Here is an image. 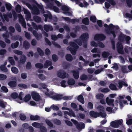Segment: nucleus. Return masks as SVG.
Here are the masks:
<instances>
[{
	"instance_id": "obj_1",
	"label": "nucleus",
	"mask_w": 132,
	"mask_h": 132,
	"mask_svg": "<svg viewBox=\"0 0 132 132\" xmlns=\"http://www.w3.org/2000/svg\"><path fill=\"white\" fill-rule=\"evenodd\" d=\"M108 28L110 31L109 32H108L109 34H111L115 37H116L115 33L119 36L118 39L119 42H123L124 38H125L126 43L128 44L129 43V41L131 39L130 37L128 36H126L125 37V35L119 31L118 27L113 26L111 24L109 26Z\"/></svg>"
},
{
	"instance_id": "obj_2",
	"label": "nucleus",
	"mask_w": 132,
	"mask_h": 132,
	"mask_svg": "<svg viewBox=\"0 0 132 132\" xmlns=\"http://www.w3.org/2000/svg\"><path fill=\"white\" fill-rule=\"evenodd\" d=\"M89 35L87 33H85L82 34L80 37V40H77L75 42H71L70 43V46L67 48L68 50L70 51L71 53L73 55H75L76 54V50L78 48V47L77 45L75 44L76 43L79 45H81V42H83V43L85 42L89 38Z\"/></svg>"
},
{
	"instance_id": "obj_3",
	"label": "nucleus",
	"mask_w": 132,
	"mask_h": 132,
	"mask_svg": "<svg viewBox=\"0 0 132 132\" xmlns=\"http://www.w3.org/2000/svg\"><path fill=\"white\" fill-rule=\"evenodd\" d=\"M125 97L124 95H119L116 98V100L114 101V99L109 98V97H107L106 98V101L107 104L114 107L115 108L118 106L119 103L120 106L122 107L123 106L124 104H128L126 101L123 100Z\"/></svg>"
},
{
	"instance_id": "obj_4",
	"label": "nucleus",
	"mask_w": 132,
	"mask_h": 132,
	"mask_svg": "<svg viewBox=\"0 0 132 132\" xmlns=\"http://www.w3.org/2000/svg\"><path fill=\"white\" fill-rule=\"evenodd\" d=\"M43 0L46 3V7L47 9H49L51 10H53L56 12H60V10L59 9L54 5V3H55L58 6H60L61 4L59 2L56 0Z\"/></svg>"
},
{
	"instance_id": "obj_5",
	"label": "nucleus",
	"mask_w": 132,
	"mask_h": 132,
	"mask_svg": "<svg viewBox=\"0 0 132 132\" xmlns=\"http://www.w3.org/2000/svg\"><path fill=\"white\" fill-rule=\"evenodd\" d=\"M45 95L54 100L57 101L60 100L62 99V95L55 93L53 91L50 92L49 93L46 92Z\"/></svg>"
},
{
	"instance_id": "obj_6",
	"label": "nucleus",
	"mask_w": 132,
	"mask_h": 132,
	"mask_svg": "<svg viewBox=\"0 0 132 132\" xmlns=\"http://www.w3.org/2000/svg\"><path fill=\"white\" fill-rule=\"evenodd\" d=\"M123 85L126 87H127L128 86L127 84L125 81L120 80L118 81V88L113 84H111L109 86V88L112 90H117L119 89H121L122 88Z\"/></svg>"
},
{
	"instance_id": "obj_7",
	"label": "nucleus",
	"mask_w": 132,
	"mask_h": 132,
	"mask_svg": "<svg viewBox=\"0 0 132 132\" xmlns=\"http://www.w3.org/2000/svg\"><path fill=\"white\" fill-rule=\"evenodd\" d=\"M62 109L63 110H67L69 111V112L67 111H65L64 112V117L67 119H68V115L70 116V117H75L76 116L74 112L72 110L69 108L64 107H63L62 108Z\"/></svg>"
},
{
	"instance_id": "obj_8",
	"label": "nucleus",
	"mask_w": 132,
	"mask_h": 132,
	"mask_svg": "<svg viewBox=\"0 0 132 132\" xmlns=\"http://www.w3.org/2000/svg\"><path fill=\"white\" fill-rule=\"evenodd\" d=\"M36 4L37 7H37H34L33 9L31 7V5L29 4H27L26 5L30 9L34 10V13L36 14H38L39 13V9L40 10V11L42 13H44V11L43 9V6L42 5H40L36 3Z\"/></svg>"
},
{
	"instance_id": "obj_9",
	"label": "nucleus",
	"mask_w": 132,
	"mask_h": 132,
	"mask_svg": "<svg viewBox=\"0 0 132 132\" xmlns=\"http://www.w3.org/2000/svg\"><path fill=\"white\" fill-rule=\"evenodd\" d=\"M123 120L122 119L116 120L112 121L110 123V126L115 128H118L120 125L122 124Z\"/></svg>"
},
{
	"instance_id": "obj_10",
	"label": "nucleus",
	"mask_w": 132,
	"mask_h": 132,
	"mask_svg": "<svg viewBox=\"0 0 132 132\" xmlns=\"http://www.w3.org/2000/svg\"><path fill=\"white\" fill-rule=\"evenodd\" d=\"M52 64V62L48 60H47L44 63V65L40 63H37L35 64V66L36 68L40 69L44 67L45 68H47L50 65Z\"/></svg>"
},
{
	"instance_id": "obj_11",
	"label": "nucleus",
	"mask_w": 132,
	"mask_h": 132,
	"mask_svg": "<svg viewBox=\"0 0 132 132\" xmlns=\"http://www.w3.org/2000/svg\"><path fill=\"white\" fill-rule=\"evenodd\" d=\"M71 121L75 125L77 128L79 130V131L85 127L84 124L82 122L78 123L76 121L72 119L71 120Z\"/></svg>"
},
{
	"instance_id": "obj_12",
	"label": "nucleus",
	"mask_w": 132,
	"mask_h": 132,
	"mask_svg": "<svg viewBox=\"0 0 132 132\" xmlns=\"http://www.w3.org/2000/svg\"><path fill=\"white\" fill-rule=\"evenodd\" d=\"M43 123H39L36 122H34L32 123V126L34 127L37 128H40L41 130L46 131V129L45 127L43 126Z\"/></svg>"
},
{
	"instance_id": "obj_13",
	"label": "nucleus",
	"mask_w": 132,
	"mask_h": 132,
	"mask_svg": "<svg viewBox=\"0 0 132 132\" xmlns=\"http://www.w3.org/2000/svg\"><path fill=\"white\" fill-rule=\"evenodd\" d=\"M97 109L99 111V113L100 116L104 118L106 116V113L105 112L104 108L101 105L99 106L97 108Z\"/></svg>"
},
{
	"instance_id": "obj_14",
	"label": "nucleus",
	"mask_w": 132,
	"mask_h": 132,
	"mask_svg": "<svg viewBox=\"0 0 132 132\" xmlns=\"http://www.w3.org/2000/svg\"><path fill=\"white\" fill-rule=\"evenodd\" d=\"M57 76L58 77L62 79H64L69 77L68 74L62 70L58 71L57 73Z\"/></svg>"
},
{
	"instance_id": "obj_15",
	"label": "nucleus",
	"mask_w": 132,
	"mask_h": 132,
	"mask_svg": "<svg viewBox=\"0 0 132 132\" xmlns=\"http://www.w3.org/2000/svg\"><path fill=\"white\" fill-rule=\"evenodd\" d=\"M62 9L63 11V13L64 14L68 16L71 15L72 13L69 12V9L68 6L65 5H63L62 7Z\"/></svg>"
},
{
	"instance_id": "obj_16",
	"label": "nucleus",
	"mask_w": 132,
	"mask_h": 132,
	"mask_svg": "<svg viewBox=\"0 0 132 132\" xmlns=\"http://www.w3.org/2000/svg\"><path fill=\"white\" fill-rule=\"evenodd\" d=\"M31 95L33 100L38 101L40 99V97L38 94L35 92L33 91L31 92Z\"/></svg>"
},
{
	"instance_id": "obj_17",
	"label": "nucleus",
	"mask_w": 132,
	"mask_h": 132,
	"mask_svg": "<svg viewBox=\"0 0 132 132\" xmlns=\"http://www.w3.org/2000/svg\"><path fill=\"white\" fill-rule=\"evenodd\" d=\"M40 85L41 87H40V89L41 90L44 91L45 94V95L46 92H47L49 93L50 92L49 91V89L47 87V86L46 84L45 83H41L40 84Z\"/></svg>"
},
{
	"instance_id": "obj_18",
	"label": "nucleus",
	"mask_w": 132,
	"mask_h": 132,
	"mask_svg": "<svg viewBox=\"0 0 132 132\" xmlns=\"http://www.w3.org/2000/svg\"><path fill=\"white\" fill-rule=\"evenodd\" d=\"M105 37L103 34H97L94 37V39L95 40H102L104 39Z\"/></svg>"
},
{
	"instance_id": "obj_19",
	"label": "nucleus",
	"mask_w": 132,
	"mask_h": 132,
	"mask_svg": "<svg viewBox=\"0 0 132 132\" xmlns=\"http://www.w3.org/2000/svg\"><path fill=\"white\" fill-rule=\"evenodd\" d=\"M117 48L118 52L120 53H123V46L121 42H118L117 44Z\"/></svg>"
},
{
	"instance_id": "obj_20",
	"label": "nucleus",
	"mask_w": 132,
	"mask_h": 132,
	"mask_svg": "<svg viewBox=\"0 0 132 132\" xmlns=\"http://www.w3.org/2000/svg\"><path fill=\"white\" fill-rule=\"evenodd\" d=\"M23 95L24 94L22 92H21L20 93L18 96V98L16 100V101L18 103L20 104L23 102V101L22 97V96H23Z\"/></svg>"
},
{
	"instance_id": "obj_21",
	"label": "nucleus",
	"mask_w": 132,
	"mask_h": 132,
	"mask_svg": "<svg viewBox=\"0 0 132 132\" xmlns=\"http://www.w3.org/2000/svg\"><path fill=\"white\" fill-rule=\"evenodd\" d=\"M24 13L26 14V18L27 20H30L31 19L30 14V12L24 8H23Z\"/></svg>"
},
{
	"instance_id": "obj_22",
	"label": "nucleus",
	"mask_w": 132,
	"mask_h": 132,
	"mask_svg": "<svg viewBox=\"0 0 132 132\" xmlns=\"http://www.w3.org/2000/svg\"><path fill=\"white\" fill-rule=\"evenodd\" d=\"M75 84V80L73 79H69L67 80V85L69 87L73 86Z\"/></svg>"
},
{
	"instance_id": "obj_23",
	"label": "nucleus",
	"mask_w": 132,
	"mask_h": 132,
	"mask_svg": "<svg viewBox=\"0 0 132 132\" xmlns=\"http://www.w3.org/2000/svg\"><path fill=\"white\" fill-rule=\"evenodd\" d=\"M18 17L19 21L21 23L22 26L24 28H26V22L23 19V18L21 14H19L18 15Z\"/></svg>"
},
{
	"instance_id": "obj_24",
	"label": "nucleus",
	"mask_w": 132,
	"mask_h": 132,
	"mask_svg": "<svg viewBox=\"0 0 132 132\" xmlns=\"http://www.w3.org/2000/svg\"><path fill=\"white\" fill-rule=\"evenodd\" d=\"M0 17L2 19L4 18L5 19L6 21L8 22V12H7L6 14H3V15L2 14L0 13Z\"/></svg>"
},
{
	"instance_id": "obj_25",
	"label": "nucleus",
	"mask_w": 132,
	"mask_h": 132,
	"mask_svg": "<svg viewBox=\"0 0 132 132\" xmlns=\"http://www.w3.org/2000/svg\"><path fill=\"white\" fill-rule=\"evenodd\" d=\"M63 18L64 19V20L68 22H70L71 21L72 23H73L76 22H78L79 21V20L77 19H73L71 20L68 17H63Z\"/></svg>"
},
{
	"instance_id": "obj_26",
	"label": "nucleus",
	"mask_w": 132,
	"mask_h": 132,
	"mask_svg": "<svg viewBox=\"0 0 132 132\" xmlns=\"http://www.w3.org/2000/svg\"><path fill=\"white\" fill-rule=\"evenodd\" d=\"M90 115L91 117L95 118H96L97 117H99L100 116L99 113L95 112L93 111L90 112Z\"/></svg>"
},
{
	"instance_id": "obj_27",
	"label": "nucleus",
	"mask_w": 132,
	"mask_h": 132,
	"mask_svg": "<svg viewBox=\"0 0 132 132\" xmlns=\"http://www.w3.org/2000/svg\"><path fill=\"white\" fill-rule=\"evenodd\" d=\"M44 28L46 31H48L49 30L51 31L53 29V28L52 26L49 25L45 24L44 26Z\"/></svg>"
},
{
	"instance_id": "obj_28",
	"label": "nucleus",
	"mask_w": 132,
	"mask_h": 132,
	"mask_svg": "<svg viewBox=\"0 0 132 132\" xmlns=\"http://www.w3.org/2000/svg\"><path fill=\"white\" fill-rule=\"evenodd\" d=\"M47 14H45L44 15L45 18V21H47V19L48 18L50 19H51L52 18V16L50 12L48 11H47Z\"/></svg>"
},
{
	"instance_id": "obj_29",
	"label": "nucleus",
	"mask_w": 132,
	"mask_h": 132,
	"mask_svg": "<svg viewBox=\"0 0 132 132\" xmlns=\"http://www.w3.org/2000/svg\"><path fill=\"white\" fill-rule=\"evenodd\" d=\"M31 98V96L30 94L26 95L23 99V101L27 102L30 101Z\"/></svg>"
},
{
	"instance_id": "obj_30",
	"label": "nucleus",
	"mask_w": 132,
	"mask_h": 132,
	"mask_svg": "<svg viewBox=\"0 0 132 132\" xmlns=\"http://www.w3.org/2000/svg\"><path fill=\"white\" fill-rule=\"evenodd\" d=\"M16 79L15 78L13 81H12L9 83V85L12 87H13L15 86L16 85Z\"/></svg>"
},
{
	"instance_id": "obj_31",
	"label": "nucleus",
	"mask_w": 132,
	"mask_h": 132,
	"mask_svg": "<svg viewBox=\"0 0 132 132\" xmlns=\"http://www.w3.org/2000/svg\"><path fill=\"white\" fill-rule=\"evenodd\" d=\"M6 33L3 34H2L3 37L5 38V42L7 44H8V39L7 38L8 37V32L7 30L6 31Z\"/></svg>"
},
{
	"instance_id": "obj_32",
	"label": "nucleus",
	"mask_w": 132,
	"mask_h": 132,
	"mask_svg": "<svg viewBox=\"0 0 132 132\" xmlns=\"http://www.w3.org/2000/svg\"><path fill=\"white\" fill-rule=\"evenodd\" d=\"M73 75L74 78L76 79H78L79 77V73L78 71H73Z\"/></svg>"
},
{
	"instance_id": "obj_33",
	"label": "nucleus",
	"mask_w": 132,
	"mask_h": 132,
	"mask_svg": "<svg viewBox=\"0 0 132 132\" xmlns=\"http://www.w3.org/2000/svg\"><path fill=\"white\" fill-rule=\"evenodd\" d=\"M38 77L39 79L42 81H44L46 79V76L44 75L40 74L38 75Z\"/></svg>"
},
{
	"instance_id": "obj_34",
	"label": "nucleus",
	"mask_w": 132,
	"mask_h": 132,
	"mask_svg": "<svg viewBox=\"0 0 132 132\" xmlns=\"http://www.w3.org/2000/svg\"><path fill=\"white\" fill-rule=\"evenodd\" d=\"M11 70L13 73L15 74H17L19 72L18 68L14 67H12L11 68Z\"/></svg>"
},
{
	"instance_id": "obj_35",
	"label": "nucleus",
	"mask_w": 132,
	"mask_h": 132,
	"mask_svg": "<svg viewBox=\"0 0 132 132\" xmlns=\"http://www.w3.org/2000/svg\"><path fill=\"white\" fill-rule=\"evenodd\" d=\"M78 101L80 102L82 104H84V98L83 96L82 95H79L78 98Z\"/></svg>"
},
{
	"instance_id": "obj_36",
	"label": "nucleus",
	"mask_w": 132,
	"mask_h": 132,
	"mask_svg": "<svg viewBox=\"0 0 132 132\" xmlns=\"http://www.w3.org/2000/svg\"><path fill=\"white\" fill-rule=\"evenodd\" d=\"M30 118L31 120H38L39 119V116L37 115H31L30 116Z\"/></svg>"
},
{
	"instance_id": "obj_37",
	"label": "nucleus",
	"mask_w": 132,
	"mask_h": 132,
	"mask_svg": "<svg viewBox=\"0 0 132 132\" xmlns=\"http://www.w3.org/2000/svg\"><path fill=\"white\" fill-rule=\"evenodd\" d=\"M112 107H107L106 108V111L109 112V113H111L112 111V109H113L114 108L115 109H117V107L116 108H115L114 107H113L112 106H111Z\"/></svg>"
},
{
	"instance_id": "obj_38",
	"label": "nucleus",
	"mask_w": 132,
	"mask_h": 132,
	"mask_svg": "<svg viewBox=\"0 0 132 132\" xmlns=\"http://www.w3.org/2000/svg\"><path fill=\"white\" fill-rule=\"evenodd\" d=\"M60 84L61 86L63 87H65L68 86L66 81L64 80L61 81L60 82Z\"/></svg>"
},
{
	"instance_id": "obj_39",
	"label": "nucleus",
	"mask_w": 132,
	"mask_h": 132,
	"mask_svg": "<svg viewBox=\"0 0 132 132\" xmlns=\"http://www.w3.org/2000/svg\"><path fill=\"white\" fill-rule=\"evenodd\" d=\"M104 97V95L101 93H98L97 94L96 96V98L98 99H101Z\"/></svg>"
},
{
	"instance_id": "obj_40",
	"label": "nucleus",
	"mask_w": 132,
	"mask_h": 132,
	"mask_svg": "<svg viewBox=\"0 0 132 132\" xmlns=\"http://www.w3.org/2000/svg\"><path fill=\"white\" fill-rule=\"evenodd\" d=\"M0 69L1 71L4 72H6L7 71V69L4 65H1L0 67Z\"/></svg>"
},
{
	"instance_id": "obj_41",
	"label": "nucleus",
	"mask_w": 132,
	"mask_h": 132,
	"mask_svg": "<svg viewBox=\"0 0 132 132\" xmlns=\"http://www.w3.org/2000/svg\"><path fill=\"white\" fill-rule=\"evenodd\" d=\"M26 58V57L24 55H22L20 61L21 63H25Z\"/></svg>"
},
{
	"instance_id": "obj_42",
	"label": "nucleus",
	"mask_w": 132,
	"mask_h": 132,
	"mask_svg": "<svg viewBox=\"0 0 132 132\" xmlns=\"http://www.w3.org/2000/svg\"><path fill=\"white\" fill-rule=\"evenodd\" d=\"M82 23L86 25H88L89 23V21L88 19L87 18H85L82 20Z\"/></svg>"
},
{
	"instance_id": "obj_43",
	"label": "nucleus",
	"mask_w": 132,
	"mask_h": 132,
	"mask_svg": "<svg viewBox=\"0 0 132 132\" xmlns=\"http://www.w3.org/2000/svg\"><path fill=\"white\" fill-rule=\"evenodd\" d=\"M59 81V79L57 78H54L52 80V81L54 83H55V84L57 85H59V84L58 82Z\"/></svg>"
},
{
	"instance_id": "obj_44",
	"label": "nucleus",
	"mask_w": 132,
	"mask_h": 132,
	"mask_svg": "<svg viewBox=\"0 0 132 132\" xmlns=\"http://www.w3.org/2000/svg\"><path fill=\"white\" fill-rule=\"evenodd\" d=\"M32 24L34 28L36 30H38V29H41L42 28V27L41 25L37 26L33 22L32 23Z\"/></svg>"
},
{
	"instance_id": "obj_45",
	"label": "nucleus",
	"mask_w": 132,
	"mask_h": 132,
	"mask_svg": "<svg viewBox=\"0 0 132 132\" xmlns=\"http://www.w3.org/2000/svg\"><path fill=\"white\" fill-rule=\"evenodd\" d=\"M66 59L67 60L71 61L72 60V57L71 55L68 54L66 56Z\"/></svg>"
},
{
	"instance_id": "obj_46",
	"label": "nucleus",
	"mask_w": 132,
	"mask_h": 132,
	"mask_svg": "<svg viewBox=\"0 0 132 132\" xmlns=\"http://www.w3.org/2000/svg\"><path fill=\"white\" fill-rule=\"evenodd\" d=\"M23 46L26 49H27L29 48L30 46V44L27 42L25 41L23 43Z\"/></svg>"
},
{
	"instance_id": "obj_47",
	"label": "nucleus",
	"mask_w": 132,
	"mask_h": 132,
	"mask_svg": "<svg viewBox=\"0 0 132 132\" xmlns=\"http://www.w3.org/2000/svg\"><path fill=\"white\" fill-rule=\"evenodd\" d=\"M18 94L16 93H13L11 95V96L14 99H16L18 98Z\"/></svg>"
},
{
	"instance_id": "obj_48",
	"label": "nucleus",
	"mask_w": 132,
	"mask_h": 132,
	"mask_svg": "<svg viewBox=\"0 0 132 132\" xmlns=\"http://www.w3.org/2000/svg\"><path fill=\"white\" fill-rule=\"evenodd\" d=\"M80 79L82 80H86L88 78L87 76L85 74L82 75L80 77Z\"/></svg>"
},
{
	"instance_id": "obj_49",
	"label": "nucleus",
	"mask_w": 132,
	"mask_h": 132,
	"mask_svg": "<svg viewBox=\"0 0 132 132\" xmlns=\"http://www.w3.org/2000/svg\"><path fill=\"white\" fill-rule=\"evenodd\" d=\"M46 122L47 124L50 128H53V125L49 120H46Z\"/></svg>"
},
{
	"instance_id": "obj_50",
	"label": "nucleus",
	"mask_w": 132,
	"mask_h": 132,
	"mask_svg": "<svg viewBox=\"0 0 132 132\" xmlns=\"http://www.w3.org/2000/svg\"><path fill=\"white\" fill-rule=\"evenodd\" d=\"M109 53L108 52H103L102 53V55L103 57H107L109 55Z\"/></svg>"
},
{
	"instance_id": "obj_51",
	"label": "nucleus",
	"mask_w": 132,
	"mask_h": 132,
	"mask_svg": "<svg viewBox=\"0 0 132 132\" xmlns=\"http://www.w3.org/2000/svg\"><path fill=\"white\" fill-rule=\"evenodd\" d=\"M79 59L80 60H82L84 62L85 65H86L88 64L89 62L88 61H85V60L83 59V57L81 56H80Z\"/></svg>"
},
{
	"instance_id": "obj_52",
	"label": "nucleus",
	"mask_w": 132,
	"mask_h": 132,
	"mask_svg": "<svg viewBox=\"0 0 132 132\" xmlns=\"http://www.w3.org/2000/svg\"><path fill=\"white\" fill-rule=\"evenodd\" d=\"M7 76L4 74H0V80H4L6 79Z\"/></svg>"
},
{
	"instance_id": "obj_53",
	"label": "nucleus",
	"mask_w": 132,
	"mask_h": 132,
	"mask_svg": "<svg viewBox=\"0 0 132 132\" xmlns=\"http://www.w3.org/2000/svg\"><path fill=\"white\" fill-rule=\"evenodd\" d=\"M18 86L20 87L25 89L27 88V86L26 85L22 83L19 84L18 85Z\"/></svg>"
},
{
	"instance_id": "obj_54",
	"label": "nucleus",
	"mask_w": 132,
	"mask_h": 132,
	"mask_svg": "<svg viewBox=\"0 0 132 132\" xmlns=\"http://www.w3.org/2000/svg\"><path fill=\"white\" fill-rule=\"evenodd\" d=\"M37 50L40 55L42 56L44 54V52L40 48H37Z\"/></svg>"
},
{
	"instance_id": "obj_55",
	"label": "nucleus",
	"mask_w": 132,
	"mask_h": 132,
	"mask_svg": "<svg viewBox=\"0 0 132 132\" xmlns=\"http://www.w3.org/2000/svg\"><path fill=\"white\" fill-rule=\"evenodd\" d=\"M51 108H52V109H53L54 110H58L59 109V107L57 105L54 104L51 106Z\"/></svg>"
},
{
	"instance_id": "obj_56",
	"label": "nucleus",
	"mask_w": 132,
	"mask_h": 132,
	"mask_svg": "<svg viewBox=\"0 0 132 132\" xmlns=\"http://www.w3.org/2000/svg\"><path fill=\"white\" fill-rule=\"evenodd\" d=\"M19 45V42H16L15 43H13L12 45V47L13 48H15L18 47Z\"/></svg>"
},
{
	"instance_id": "obj_57",
	"label": "nucleus",
	"mask_w": 132,
	"mask_h": 132,
	"mask_svg": "<svg viewBox=\"0 0 132 132\" xmlns=\"http://www.w3.org/2000/svg\"><path fill=\"white\" fill-rule=\"evenodd\" d=\"M95 70L94 69L90 68L87 69V72L88 73L90 74L92 73Z\"/></svg>"
},
{
	"instance_id": "obj_58",
	"label": "nucleus",
	"mask_w": 132,
	"mask_h": 132,
	"mask_svg": "<svg viewBox=\"0 0 132 132\" xmlns=\"http://www.w3.org/2000/svg\"><path fill=\"white\" fill-rule=\"evenodd\" d=\"M0 45L2 47L4 48L5 47L6 44L2 40H0Z\"/></svg>"
},
{
	"instance_id": "obj_59",
	"label": "nucleus",
	"mask_w": 132,
	"mask_h": 132,
	"mask_svg": "<svg viewBox=\"0 0 132 132\" xmlns=\"http://www.w3.org/2000/svg\"><path fill=\"white\" fill-rule=\"evenodd\" d=\"M122 70L124 72H127L128 71L127 70V67L125 66H123L122 67Z\"/></svg>"
},
{
	"instance_id": "obj_60",
	"label": "nucleus",
	"mask_w": 132,
	"mask_h": 132,
	"mask_svg": "<svg viewBox=\"0 0 132 132\" xmlns=\"http://www.w3.org/2000/svg\"><path fill=\"white\" fill-rule=\"evenodd\" d=\"M2 90L5 92H8V89L5 86H2L1 88Z\"/></svg>"
},
{
	"instance_id": "obj_61",
	"label": "nucleus",
	"mask_w": 132,
	"mask_h": 132,
	"mask_svg": "<svg viewBox=\"0 0 132 132\" xmlns=\"http://www.w3.org/2000/svg\"><path fill=\"white\" fill-rule=\"evenodd\" d=\"M20 119L23 120H24L26 118V117L25 115L23 114H21L20 116Z\"/></svg>"
},
{
	"instance_id": "obj_62",
	"label": "nucleus",
	"mask_w": 132,
	"mask_h": 132,
	"mask_svg": "<svg viewBox=\"0 0 132 132\" xmlns=\"http://www.w3.org/2000/svg\"><path fill=\"white\" fill-rule=\"evenodd\" d=\"M127 3L128 6L130 7L132 5V0H127Z\"/></svg>"
},
{
	"instance_id": "obj_63",
	"label": "nucleus",
	"mask_w": 132,
	"mask_h": 132,
	"mask_svg": "<svg viewBox=\"0 0 132 132\" xmlns=\"http://www.w3.org/2000/svg\"><path fill=\"white\" fill-rule=\"evenodd\" d=\"M109 90L108 88H105L102 89L101 90V91L103 93H107L109 92Z\"/></svg>"
},
{
	"instance_id": "obj_64",
	"label": "nucleus",
	"mask_w": 132,
	"mask_h": 132,
	"mask_svg": "<svg viewBox=\"0 0 132 132\" xmlns=\"http://www.w3.org/2000/svg\"><path fill=\"white\" fill-rule=\"evenodd\" d=\"M126 124L128 125H130L132 124V119H129V120H126Z\"/></svg>"
}]
</instances>
